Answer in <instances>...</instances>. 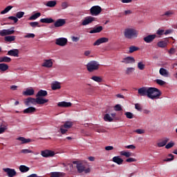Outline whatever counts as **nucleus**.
<instances>
[{
  "label": "nucleus",
  "instance_id": "obj_1",
  "mask_svg": "<svg viewBox=\"0 0 177 177\" xmlns=\"http://www.w3.org/2000/svg\"><path fill=\"white\" fill-rule=\"evenodd\" d=\"M136 91H138V96H147L152 100L160 99V96H161V91L156 87L142 86L140 88H136Z\"/></svg>",
  "mask_w": 177,
  "mask_h": 177
},
{
  "label": "nucleus",
  "instance_id": "obj_2",
  "mask_svg": "<svg viewBox=\"0 0 177 177\" xmlns=\"http://www.w3.org/2000/svg\"><path fill=\"white\" fill-rule=\"evenodd\" d=\"M124 35L127 39H133V38H138L139 32L136 29L128 28L124 30Z\"/></svg>",
  "mask_w": 177,
  "mask_h": 177
},
{
  "label": "nucleus",
  "instance_id": "obj_3",
  "mask_svg": "<svg viewBox=\"0 0 177 177\" xmlns=\"http://www.w3.org/2000/svg\"><path fill=\"white\" fill-rule=\"evenodd\" d=\"M87 71L89 73H93V71H97L100 67V64L97 61H91L89 62L86 66Z\"/></svg>",
  "mask_w": 177,
  "mask_h": 177
},
{
  "label": "nucleus",
  "instance_id": "obj_4",
  "mask_svg": "<svg viewBox=\"0 0 177 177\" xmlns=\"http://www.w3.org/2000/svg\"><path fill=\"white\" fill-rule=\"evenodd\" d=\"M100 13H102V7L99 6H94L90 9L91 16H98Z\"/></svg>",
  "mask_w": 177,
  "mask_h": 177
},
{
  "label": "nucleus",
  "instance_id": "obj_5",
  "mask_svg": "<svg viewBox=\"0 0 177 177\" xmlns=\"http://www.w3.org/2000/svg\"><path fill=\"white\" fill-rule=\"evenodd\" d=\"M12 34H15V27L0 30V37H6L7 35H12Z\"/></svg>",
  "mask_w": 177,
  "mask_h": 177
},
{
  "label": "nucleus",
  "instance_id": "obj_6",
  "mask_svg": "<svg viewBox=\"0 0 177 177\" xmlns=\"http://www.w3.org/2000/svg\"><path fill=\"white\" fill-rule=\"evenodd\" d=\"M3 171L7 174L8 177H14L17 175V172L15 169H10L9 167L3 169Z\"/></svg>",
  "mask_w": 177,
  "mask_h": 177
},
{
  "label": "nucleus",
  "instance_id": "obj_7",
  "mask_svg": "<svg viewBox=\"0 0 177 177\" xmlns=\"http://www.w3.org/2000/svg\"><path fill=\"white\" fill-rule=\"evenodd\" d=\"M67 38L64 37H59L56 39L55 44L58 45V46H66L67 45Z\"/></svg>",
  "mask_w": 177,
  "mask_h": 177
},
{
  "label": "nucleus",
  "instance_id": "obj_8",
  "mask_svg": "<svg viewBox=\"0 0 177 177\" xmlns=\"http://www.w3.org/2000/svg\"><path fill=\"white\" fill-rule=\"evenodd\" d=\"M93 21H95V17L91 16L86 17L82 22V26H88V24H91Z\"/></svg>",
  "mask_w": 177,
  "mask_h": 177
},
{
  "label": "nucleus",
  "instance_id": "obj_9",
  "mask_svg": "<svg viewBox=\"0 0 177 177\" xmlns=\"http://www.w3.org/2000/svg\"><path fill=\"white\" fill-rule=\"evenodd\" d=\"M41 155L42 157L48 158V157H53L55 156V151L50 150H44L41 151Z\"/></svg>",
  "mask_w": 177,
  "mask_h": 177
},
{
  "label": "nucleus",
  "instance_id": "obj_10",
  "mask_svg": "<svg viewBox=\"0 0 177 177\" xmlns=\"http://www.w3.org/2000/svg\"><path fill=\"white\" fill-rule=\"evenodd\" d=\"M136 60L133 57H127L122 59L121 63H124V64H132L135 63Z\"/></svg>",
  "mask_w": 177,
  "mask_h": 177
},
{
  "label": "nucleus",
  "instance_id": "obj_11",
  "mask_svg": "<svg viewBox=\"0 0 177 177\" xmlns=\"http://www.w3.org/2000/svg\"><path fill=\"white\" fill-rule=\"evenodd\" d=\"M109 41V38L107 37H101L95 41L94 42L93 46H99L101 44H106V42Z\"/></svg>",
  "mask_w": 177,
  "mask_h": 177
},
{
  "label": "nucleus",
  "instance_id": "obj_12",
  "mask_svg": "<svg viewBox=\"0 0 177 177\" xmlns=\"http://www.w3.org/2000/svg\"><path fill=\"white\" fill-rule=\"evenodd\" d=\"M73 164H76V168L79 174H82V172L85 171V166L82 165V163L78 162L77 161H74Z\"/></svg>",
  "mask_w": 177,
  "mask_h": 177
},
{
  "label": "nucleus",
  "instance_id": "obj_13",
  "mask_svg": "<svg viewBox=\"0 0 177 177\" xmlns=\"http://www.w3.org/2000/svg\"><path fill=\"white\" fill-rule=\"evenodd\" d=\"M156 37H157V35H149L148 36L144 37L143 40L147 44H151V42H153V41H154V39H156Z\"/></svg>",
  "mask_w": 177,
  "mask_h": 177
},
{
  "label": "nucleus",
  "instance_id": "obj_14",
  "mask_svg": "<svg viewBox=\"0 0 177 177\" xmlns=\"http://www.w3.org/2000/svg\"><path fill=\"white\" fill-rule=\"evenodd\" d=\"M26 106H30V104H37V98H32L31 97H28L25 100Z\"/></svg>",
  "mask_w": 177,
  "mask_h": 177
},
{
  "label": "nucleus",
  "instance_id": "obj_15",
  "mask_svg": "<svg viewBox=\"0 0 177 177\" xmlns=\"http://www.w3.org/2000/svg\"><path fill=\"white\" fill-rule=\"evenodd\" d=\"M64 24H66V19H59L55 22L54 27H63Z\"/></svg>",
  "mask_w": 177,
  "mask_h": 177
},
{
  "label": "nucleus",
  "instance_id": "obj_16",
  "mask_svg": "<svg viewBox=\"0 0 177 177\" xmlns=\"http://www.w3.org/2000/svg\"><path fill=\"white\" fill-rule=\"evenodd\" d=\"M8 56H13L14 57H19V49H12L8 51Z\"/></svg>",
  "mask_w": 177,
  "mask_h": 177
},
{
  "label": "nucleus",
  "instance_id": "obj_17",
  "mask_svg": "<svg viewBox=\"0 0 177 177\" xmlns=\"http://www.w3.org/2000/svg\"><path fill=\"white\" fill-rule=\"evenodd\" d=\"M41 66L42 67L50 68L53 66V62H52V59H45Z\"/></svg>",
  "mask_w": 177,
  "mask_h": 177
},
{
  "label": "nucleus",
  "instance_id": "obj_18",
  "mask_svg": "<svg viewBox=\"0 0 177 177\" xmlns=\"http://www.w3.org/2000/svg\"><path fill=\"white\" fill-rule=\"evenodd\" d=\"M62 86L60 85V82L55 81L51 84V89L53 91H57V89H61Z\"/></svg>",
  "mask_w": 177,
  "mask_h": 177
},
{
  "label": "nucleus",
  "instance_id": "obj_19",
  "mask_svg": "<svg viewBox=\"0 0 177 177\" xmlns=\"http://www.w3.org/2000/svg\"><path fill=\"white\" fill-rule=\"evenodd\" d=\"M49 100L44 99L41 97H37L36 98V104H45V103H48Z\"/></svg>",
  "mask_w": 177,
  "mask_h": 177
},
{
  "label": "nucleus",
  "instance_id": "obj_20",
  "mask_svg": "<svg viewBox=\"0 0 177 177\" xmlns=\"http://www.w3.org/2000/svg\"><path fill=\"white\" fill-rule=\"evenodd\" d=\"M37 111L35 107L29 106L28 108L24 110V114H32Z\"/></svg>",
  "mask_w": 177,
  "mask_h": 177
},
{
  "label": "nucleus",
  "instance_id": "obj_21",
  "mask_svg": "<svg viewBox=\"0 0 177 177\" xmlns=\"http://www.w3.org/2000/svg\"><path fill=\"white\" fill-rule=\"evenodd\" d=\"M112 161L115 162V164H118V165H122V163L124 162V160L120 158V156H114Z\"/></svg>",
  "mask_w": 177,
  "mask_h": 177
},
{
  "label": "nucleus",
  "instance_id": "obj_22",
  "mask_svg": "<svg viewBox=\"0 0 177 177\" xmlns=\"http://www.w3.org/2000/svg\"><path fill=\"white\" fill-rule=\"evenodd\" d=\"M45 96H48V91L45 90H39L36 95V97H45Z\"/></svg>",
  "mask_w": 177,
  "mask_h": 177
},
{
  "label": "nucleus",
  "instance_id": "obj_23",
  "mask_svg": "<svg viewBox=\"0 0 177 177\" xmlns=\"http://www.w3.org/2000/svg\"><path fill=\"white\" fill-rule=\"evenodd\" d=\"M17 140H19L21 142V145H26L27 143H30L31 142V139L30 138H26L24 137H19L17 138Z\"/></svg>",
  "mask_w": 177,
  "mask_h": 177
},
{
  "label": "nucleus",
  "instance_id": "obj_24",
  "mask_svg": "<svg viewBox=\"0 0 177 177\" xmlns=\"http://www.w3.org/2000/svg\"><path fill=\"white\" fill-rule=\"evenodd\" d=\"M73 104L71 102H58L57 106L58 107H71Z\"/></svg>",
  "mask_w": 177,
  "mask_h": 177
},
{
  "label": "nucleus",
  "instance_id": "obj_25",
  "mask_svg": "<svg viewBox=\"0 0 177 177\" xmlns=\"http://www.w3.org/2000/svg\"><path fill=\"white\" fill-rule=\"evenodd\" d=\"M40 23H46V24H50L55 23V20L52 18H43L40 19Z\"/></svg>",
  "mask_w": 177,
  "mask_h": 177
},
{
  "label": "nucleus",
  "instance_id": "obj_26",
  "mask_svg": "<svg viewBox=\"0 0 177 177\" xmlns=\"http://www.w3.org/2000/svg\"><path fill=\"white\" fill-rule=\"evenodd\" d=\"M168 142H169V138H164L161 142L157 143V146L158 147H164V146H167Z\"/></svg>",
  "mask_w": 177,
  "mask_h": 177
},
{
  "label": "nucleus",
  "instance_id": "obj_27",
  "mask_svg": "<svg viewBox=\"0 0 177 177\" xmlns=\"http://www.w3.org/2000/svg\"><path fill=\"white\" fill-rule=\"evenodd\" d=\"M103 30V26H97L91 30L89 32L90 34H96L97 32H101Z\"/></svg>",
  "mask_w": 177,
  "mask_h": 177
},
{
  "label": "nucleus",
  "instance_id": "obj_28",
  "mask_svg": "<svg viewBox=\"0 0 177 177\" xmlns=\"http://www.w3.org/2000/svg\"><path fill=\"white\" fill-rule=\"evenodd\" d=\"M12 59L9 57L4 56L0 57V63H10Z\"/></svg>",
  "mask_w": 177,
  "mask_h": 177
},
{
  "label": "nucleus",
  "instance_id": "obj_29",
  "mask_svg": "<svg viewBox=\"0 0 177 177\" xmlns=\"http://www.w3.org/2000/svg\"><path fill=\"white\" fill-rule=\"evenodd\" d=\"M167 45H168V41L167 40L160 41L157 43V46L159 48H167Z\"/></svg>",
  "mask_w": 177,
  "mask_h": 177
},
{
  "label": "nucleus",
  "instance_id": "obj_30",
  "mask_svg": "<svg viewBox=\"0 0 177 177\" xmlns=\"http://www.w3.org/2000/svg\"><path fill=\"white\" fill-rule=\"evenodd\" d=\"M35 91L32 88H27L26 91L24 92L25 96H32L35 93Z\"/></svg>",
  "mask_w": 177,
  "mask_h": 177
},
{
  "label": "nucleus",
  "instance_id": "obj_31",
  "mask_svg": "<svg viewBox=\"0 0 177 177\" xmlns=\"http://www.w3.org/2000/svg\"><path fill=\"white\" fill-rule=\"evenodd\" d=\"M159 73L160 74V75H162V77H168V75L169 74L168 71H167V69H165L164 68H160Z\"/></svg>",
  "mask_w": 177,
  "mask_h": 177
},
{
  "label": "nucleus",
  "instance_id": "obj_32",
  "mask_svg": "<svg viewBox=\"0 0 177 177\" xmlns=\"http://www.w3.org/2000/svg\"><path fill=\"white\" fill-rule=\"evenodd\" d=\"M19 171L20 172H22L23 174L26 172H28L30 171V167L26 166V165H21L19 166Z\"/></svg>",
  "mask_w": 177,
  "mask_h": 177
},
{
  "label": "nucleus",
  "instance_id": "obj_33",
  "mask_svg": "<svg viewBox=\"0 0 177 177\" xmlns=\"http://www.w3.org/2000/svg\"><path fill=\"white\" fill-rule=\"evenodd\" d=\"M16 39V36H6L4 37V41L6 42H13Z\"/></svg>",
  "mask_w": 177,
  "mask_h": 177
},
{
  "label": "nucleus",
  "instance_id": "obj_34",
  "mask_svg": "<svg viewBox=\"0 0 177 177\" xmlns=\"http://www.w3.org/2000/svg\"><path fill=\"white\" fill-rule=\"evenodd\" d=\"M173 15H175V12H174V10H168V11H166L164 14H162V17H171V16H173Z\"/></svg>",
  "mask_w": 177,
  "mask_h": 177
},
{
  "label": "nucleus",
  "instance_id": "obj_35",
  "mask_svg": "<svg viewBox=\"0 0 177 177\" xmlns=\"http://www.w3.org/2000/svg\"><path fill=\"white\" fill-rule=\"evenodd\" d=\"M38 17H41V12H37L32 15H31L28 20H37V19H38Z\"/></svg>",
  "mask_w": 177,
  "mask_h": 177
},
{
  "label": "nucleus",
  "instance_id": "obj_36",
  "mask_svg": "<svg viewBox=\"0 0 177 177\" xmlns=\"http://www.w3.org/2000/svg\"><path fill=\"white\" fill-rule=\"evenodd\" d=\"M104 121H106L107 122H113V118H111V116H110V114H109V113H106L104 115Z\"/></svg>",
  "mask_w": 177,
  "mask_h": 177
},
{
  "label": "nucleus",
  "instance_id": "obj_37",
  "mask_svg": "<svg viewBox=\"0 0 177 177\" xmlns=\"http://www.w3.org/2000/svg\"><path fill=\"white\" fill-rule=\"evenodd\" d=\"M56 1H49L46 4L48 8H55L56 6Z\"/></svg>",
  "mask_w": 177,
  "mask_h": 177
},
{
  "label": "nucleus",
  "instance_id": "obj_38",
  "mask_svg": "<svg viewBox=\"0 0 177 177\" xmlns=\"http://www.w3.org/2000/svg\"><path fill=\"white\" fill-rule=\"evenodd\" d=\"M9 69V66L6 64H0L1 71H6Z\"/></svg>",
  "mask_w": 177,
  "mask_h": 177
},
{
  "label": "nucleus",
  "instance_id": "obj_39",
  "mask_svg": "<svg viewBox=\"0 0 177 177\" xmlns=\"http://www.w3.org/2000/svg\"><path fill=\"white\" fill-rule=\"evenodd\" d=\"M62 126L64 127V128H65L66 129H70V128L73 127V123L70 121H67L64 124V125Z\"/></svg>",
  "mask_w": 177,
  "mask_h": 177
},
{
  "label": "nucleus",
  "instance_id": "obj_40",
  "mask_svg": "<svg viewBox=\"0 0 177 177\" xmlns=\"http://www.w3.org/2000/svg\"><path fill=\"white\" fill-rule=\"evenodd\" d=\"M168 157H170V158H167L163 160V161L165 162H169L170 161H174V156L172 155V153H169Z\"/></svg>",
  "mask_w": 177,
  "mask_h": 177
},
{
  "label": "nucleus",
  "instance_id": "obj_41",
  "mask_svg": "<svg viewBox=\"0 0 177 177\" xmlns=\"http://www.w3.org/2000/svg\"><path fill=\"white\" fill-rule=\"evenodd\" d=\"M11 9H13V6H7L1 12V15H6V13H8V12H9V10H10Z\"/></svg>",
  "mask_w": 177,
  "mask_h": 177
},
{
  "label": "nucleus",
  "instance_id": "obj_42",
  "mask_svg": "<svg viewBox=\"0 0 177 177\" xmlns=\"http://www.w3.org/2000/svg\"><path fill=\"white\" fill-rule=\"evenodd\" d=\"M91 80H93V81H95V82H102V81H103V79L99 76H92Z\"/></svg>",
  "mask_w": 177,
  "mask_h": 177
},
{
  "label": "nucleus",
  "instance_id": "obj_43",
  "mask_svg": "<svg viewBox=\"0 0 177 177\" xmlns=\"http://www.w3.org/2000/svg\"><path fill=\"white\" fill-rule=\"evenodd\" d=\"M129 53H133V52H136L137 50H139V47H136L135 46H131L129 47Z\"/></svg>",
  "mask_w": 177,
  "mask_h": 177
},
{
  "label": "nucleus",
  "instance_id": "obj_44",
  "mask_svg": "<svg viewBox=\"0 0 177 177\" xmlns=\"http://www.w3.org/2000/svg\"><path fill=\"white\" fill-rule=\"evenodd\" d=\"M61 176H63V173L52 172L50 174V177H61Z\"/></svg>",
  "mask_w": 177,
  "mask_h": 177
},
{
  "label": "nucleus",
  "instance_id": "obj_45",
  "mask_svg": "<svg viewBox=\"0 0 177 177\" xmlns=\"http://www.w3.org/2000/svg\"><path fill=\"white\" fill-rule=\"evenodd\" d=\"M133 71H135V68H132V67L127 68L126 74L127 75H129V74H132V73H133Z\"/></svg>",
  "mask_w": 177,
  "mask_h": 177
},
{
  "label": "nucleus",
  "instance_id": "obj_46",
  "mask_svg": "<svg viewBox=\"0 0 177 177\" xmlns=\"http://www.w3.org/2000/svg\"><path fill=\"white\" fill-rule=\"evenodd\" d=\"M30 27H33V28H35V27H41L39 26V23L38 21H34V22H30Z\"/></svg>",
  "mask_w": 177,
  "mask_h": 177
},
{
  "label": "nucleus",
  "instance_id": "obj_47",
  "mask_svg": "<svg viewBox=\"0 0 177 177\" xmlns=\"http://www.w3.org/2000/svg\"><path fill=\"white\" fill-rule=\"evenodd\" d=\"M155 82L158 84V85H160V86H162L163 85H165L166 82H164L162 80L157 79L155 80Z\"/></svg>",
  "mask_w": 177,
  "mask_h": 177
},
{
  "label": "nucleus",
  "instance_id": "obj_48",
  "mask_svg": "<svg viewBox=\"0 0 177 177\" xmlns=\"http://www.w3.org/2000/svg\"><path fill=\"white\" fill-rule=\"evenodd\" d=\"M23 16H24V12L22 11L17 12L16 14L17 19H21Z\"/></svg>",
  "mask_w": 177,
  "mask_h": 177
},
{
  "label": "nucleus",
  "instance_id": "obj_49",
  "mask_svg": "<svg viewBox=\"0 0 177 177\" xmlns=\"http://www.w3.org/2000/svg\"><path fill=\"white\" fill-rule=\"evenodd\" d=\"M145 67H146V66L142 62L138 63V68L139 70H143Z\"/></svg>",
  "mask_w": 177,
  "mask_h": 177
},
{
  "label": "nucleus",
  "instance_id": "obj_50",
  "mask_svg": "<svg viewBox=\"0 0 177 177\" xmlns=\"http://www.w3.org/2000/svg\"><path fill=\"white\" fill-rule=\"evenodd\" d=\"M124 115H126L127 118H129V120H131V118H133V113L131 112H126L124 113Z\"/></svg>",
  "mask_w": 177,
  "mask_h": 177
},
{
  "label": "nucleus",
  "instance_id": "obj_51",
  "mask_svg": "<svg viewBox=\"0 0 177 177\" xmlns=\"http://www.w3.org/2000/svg\"><path fill=\"white\" fill-rule=\"evenodd\" d=\"M21 153H22L23 154H28V153H34V151L26 149L21 150Z\"/></svg>",
  "mask_w": 177,
  "mask_h": 177
},
{
  "label": "nucleus",
  "instance_id": "obj_52",
  "mask_svg": "<svg viewBox=\"0 0 177 177\" xmlns=\"http://www.w3.org/2000/svg\"><path fill=\"white\" fill-rule=\"evenodd\" d=\"M120 156H124V157H127L128 158L131 157V153L127 151H121Z\"/></svg>",
  "mask_w": 177,
  "mask_h": 177
},
{
  "label": "nucleus",
  "instance_id": "obj_53",
  "mask_svg": "<svg viewBox=\"0 0 177 177\" xmlns=\"http://www.w3.org/2000/svg\"><path fill=\"white\" fill-rule=\"evenodd\" d=\"M115 111H122V107L120 104H116L114 107Z\"/></svg>",
  "mask_w": 177,
  "mask_h": 177
},
{
  "label": "nucleus",
  "instance_id": "obj_54",
  "mask_svg": "<svg viewBox=\"0 0 177 177\" xmlns=\"http://www.w3.org/2000/svg\"><path fill=\"white\" fill-rule=\"evenodd\" d=\"M175 146V143L170 142L165 146V149H171V147H174Z\"/></svg>",
  "mask_w": 177,
  "mask_h": 177
},
{
  "label": "nucleus",
  "instance_id": "obj_55",
  "mask_svg": "<svg viewBox=\"0 0 177 177\" xmlns=\"http://www.w3.org/2000/svg\"><path fill=\"white\" fill-rule=\"evenodd\" d=\"M24 38H35V35L34 33H28L24 36Z\"/></svg>",
  "mask_w": 177,
  "mask_h": 177
},
{
  "label": "nucleus",
  "instance_id": "obj_56",
  "mask_svg": "<svg viewBox=\"0 0 177 177\" xmlns=\"http://www.w3.org/2000/svg\"><path fill=\"white\" fill-rule=\"evenodd\" d=\"M9 20H13L14 23H17L19 21V19L17 17L11 16L8 17Z\"/></svg>",
  "mask_w": 177,
  "mask_h": 177
},
{
  "label": "nucleus",
  "instance_id": "obj_57",
  "mask_svg": "<svg viewBox=\"0 0 177 177\" xmlns=\"http://www.w3.org/2000/svg\"><path fill=\"white\" fill-rule=\"evenodd\" d=\"M59 131H60V132H61V133H62V135H64V133H66L68 130L66 129H64V127L61 126V127H60V129H59Z\"/></svg>",
  "mask_w": 177,
  "mask_h": 177
},
{
  "label": "nucleus",
  "instance_id": "obj_58",
  "mask_svg": "<svg viewBox=\"0 0 177 177\" xmlns=\"http://www.w3.org/2000/svg\"><path fill=\"white\" fill-rule=\"evenodd\" d=\"M136 161H137V160L135 159V158H127V159L126 160V162H136Z\"/></svg>",
  "mask_w": 177,
  "mask_h": 177
},
{
  "label": "nucleus",
  "instance_id": "obj_59",
  "mask_svg": "<svg viewBox=\"0 0 177 177\" xmlns=\"http://www.w3.org/2000/svg\"><path fill=\"white\" fill-rule=\"evenodd\" d=\"M135 109L138 110V111H142V106L139 104H135Z\"/></svg>",
  "mask_w": 177,
  "mask_h": 177
},
{
  "label": "nucleus",
  "instance_id": "obj_60",
  "mask_svg": "<svg viewBox=\"0 0 177 177\" xmlns=\"http://www.w3.org/2000/svg\"><path fill=\"white\" fill-rule=\"evenodd\" d=\"M7 129H8L7 126L0 127V135H1V133H3V132H5V131H6Z\"/></svg>",
  "mask_w": 177,
  "mask_h": 177
},
{
  "label": "nucleus",
  "instance_id": "obj_61",
  "mask_svg": "<svg viewBox=\"0 0 177 177\" xmlns=\"http://www.w3.org/2000/svg\"><path fill=\"white\" fill-rule=\"evenodd\" d=\"M62 9H67L68 8V3L67 2H63L62 3Z\"/></svg>",
  "mask_w": 177,
  "mask_h": 177
},
{
  "label": "nucleus",
  "instance_id": "obj_62",
  "mask_svg": "<svg viewBox=\"0 0 177 177\" xmlns=\"http://www.w3.org/2000/svg\"><path fill=\"white\" fill-rule=\"evenodd\" d=\"M136 133H138V135H142V133H145V130L138 129L136 130Z\"/></svg>",
  "mask_w": 177,
  "mask_h": 177
},
{
  "label": "nucleus",
  "instance_id": "obj_63",
  "mask_svg": "<svg viewBox=\"0 0 177 177\" xmlns=\"http://www.w3.org/2000/svg\"><path fill=\"white\" fill-rule=\"evenodd\" d=\"M72 41L73 42H78V41H80V37L73 36Z\"/></svg>",
  "mask_w": 177,
  "mask_h": 177
},
{
  "label": "nucleus",
  "instance_id": "obj_64",
  "mask_svg": "<svg viewBox=\"0 0 177 177\" xmlns=\"http://www.w3.org/2000/svg\"><path fill=\"white\" fill-rule=\"evenodd\" d=\"M156 34H158V35H163L164 30H160V29L158 30Z\"/></svg>",
  "mask_w": 177,
  "mask_h": 177
}]
</instances>
